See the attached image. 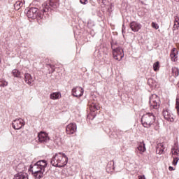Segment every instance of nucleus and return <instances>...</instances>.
<instances>
[{"label": "nucleus", "instance_id": "1", "mask_svg": "<svg viewBox=\"0 0 179 179\" xmlns=\"http://www.w3.org/2000/svg\"><path fill=\"white\" fill-rule=\"evenodd\" d=\"M48 163L45 160L38 161L34 165H31L30 170L32 173V176L36 179H41L44 177V173H45V169Z\"/></svg>", "mask_w": 179, "mask_h": 179}, {"label": "nucleus", "instance_id": "2", "mask_svg": "<svg viewBox=\"0 0 179 179\" xmlns=\"http://www.w3.org/2000/svg\"><path fill=\"white\" fill-rule=\"evenodd\" d=\"M50 163L54 167H65L68 164V157L62 152L57 153L51 159Z\"/></svg>", "mask_w": 179, "mask_h": 179}, {"label": "nucleus", "instance_id": "3", "mask_svg": "<svg viewBox=\"0 0 179 179\" xmlns=\"http://www.w3.org/2000/svg\"><path fill=\"white\" fill-rule=\"evenodd\" d=\"M156 121V117L151 113H146L142 116L141 122L145 128H150Z\"/></svg>", "mask_w": 179, "mask_h": 179}, {"label": "nucleus", "instance_id": "4", "mask_svg": "<svg viewBox=\"0 0 179 179\" xmlns=\"http://www.w3.org/2000/svg\"><path fill=\"white\" fill-rule=\"evenodd\" d=\"M149 104L151 108L157 110V108L160 107V98H159L157 94H152L150 97Z\"/></svg>", "mask_w": 179, "mask_h": 179}, {"label": "nucleus", "instance_id": "5", "mask_svg": "<svg viewBox=\"0 0 179 179\" xmlns=\"http://www.w3.org/2000/svg\"><path fill=\"white\" fill-rule=\"evenodd\" d=\"M113 55L114 59L116 61H121V59L124 58V50L120 47L113 48Z\"/></svg>", "mask_w": 179, "mask_h": 179}, {"label": "nucleus", "instance_id": "6", "mask_svg": "<svg viewBox=\"0 0 179 179\" xmlns=\"http://www.w3.org/2000/svg\"><path fill=\"white\" fill-rule=\"evenodd\" d=\"M27 16L29 19H36L37 16L41 17L42 14L38 13V8L32 7L27 10Z\"/></svg>", "mask_w": 179, "mask_h": 179}, {"label": "nucleus", "instance_id": "7", "mask_svg": "<svg viewBox=\"0 0 179 179\" xmlns=\"http://www.w3.org/2000/svg\"><path fill=\"white\" fill-rule=\"evenodd\" d=\"M38 139L40 143H47V142L50 141L48 134L44 131H41L39 134H38Z\"/></svg>", "mask_w": 179, "mask_h": 179}, {"label": "nucleus", "instance_id": "8", "mask_svg": "<svg viewBox=\"0 0 179 179\" xmlns=\"http://www.w3.org/2000/svg\"><path fill=\"white\" fill-rule=\"evenodd\" d=\"M85 92V90L82 87H76L72 89V94L74 97H82L83 96V93Z\"/></svg>", "mask_w": 179, "mask_h": 179}, {"label": "nucleus", "instance_id": "9", "mask_svg": "<svg viewBox=\"0 0 179 179\" xmlns=\"http://www.w3.org/2000/svg\"><path fill=\"white\" fill-rule=\"evenodd\" d=\"M76 129H78V127L75 123H70L66 127V132L68 135H73L75 132H76Z\"/></svg>", "mask_w": 179, "mask_h": 179}, {"label": "nucleus", "instance_id": "10", "mask_svg": "<svg viewBox=\"0 0 179 179\" xmlns=\"http://www.w3.org/2000/svg\"><path fill=\"white\" fill-rule=\"evenodd\" d=\"M24 125V120L22 118L15 119L13 122V128H14V129H21V128H22Z\"/></svg>", "mask_w": 179, "mask_h": 179}, {"label": "nucleus", "instance_id": "11", "mask_svg": "<svg viewBox=\"0 0 179 179\" xmlns=\"http://www.w3.org/2000/svg\"><path fill=\"white\" fill-rule=\"evenodd\" d=\"M163 115L166 121H169L170 122H174V115L171 114L169 110H164Z\"/></svg>", "mask_w": 179, "mask_h": 179}, {"label": "nucleus", "instance_id": "12", "mask_svg": "<svg viewBox=\"0 0 179 179\" xmlns=\"http://www.w3.org/2000/svg\"><path fill=\"white\" fill-rule=\"evenodd\" d=\"M130 29H131L132 31H138L142 29V24L136 22H131L130 23Z\"/></svg>", "mask_w": 179, "mask_h": 179}, {"label": "nucleus", "instance_id": "13", "mask_svg": "<svg viewBox=\"0 0 179 179\" xmlns=\"http://www.w3.org/2000/svg\"><path fill=\"white\" fill-rule=\"evenodd\" d=\"M164 143H160L157 146L156 153L158 155H163L164 149H166Z\"/></svg>", "mask_w": 179, "mask_h": 179}, {"label": "nucleus", "instance_id": "14", "mask_svg": "<svg viewBox=\"0 0 179 179\" xmlns=\"http://www.w3.org/2000/svg\"><path fill=\"white\" fill-rule=\"evenodd\" d=\"M172 156H179V146L177 143H175L171 148V152Z\"/></svg>", "mask_w": 179, "mask_h": 179}, {"label": "nucleus", "instance_id": "15", "mask_svg": "<svg viewBox=\"0 0 179 179\" xmlns=\"http://www.w3.org/2000/svg\"><path fill=\"white\" fill-rule=\"evenodd\" d=\"M61 97H62V95H61V92H52L50 94V99L51 100H59Z\"/></svg>", "mask_w": 179, "mask_h": 179}, {"label": "nucleus", "instance_id": "16", "mask_svg": "<svg viewBox=\"0 0 179 179\" xmlns=\"http://www.w3.org/2000/svg\"><path fill=\"white\" fill-rule=\"evenodd\" d=\"M178 51H177V49L176 48H173L171 52V61H173V62H176L177 61V54H178Z\"/></svg>", "mask_w": 179, "mask_h": 179}, {"label": "nucleus", "instance_id": "17", "mask_svg": "<svg viewBox=\"0 0 179 179\" xmlns=\"http://www.w3.org/2000/svg\"><path fill=\"white\" fill-rule=\"evenodd\" d=\"M13 179H29V176L26 173H18L15 175Z\"/></svg>", "mask_w": 179, "mask_h": 179}, {"label": "nucleus", "instance_id": "18", "mask_svg": "<svg viewBox=\"0 0 179 179\" xmlns=\"http://www.w3.org/2000/svg\"><path fill=\"white\" fill-rule=\"evenodd\" d=\"M24 80L25 83H27V85H31V83H33L34 82L33 78L31 77V75H30L29 73H26L24 75Z\"/></svg>", "mask_w": 179, "mask_h": 179}, {"label": "nucleus", "instance_id": "19", "mask_svg": "<svg viewBox=\"0 0 179 179\" xmlns=\"http://www.w3.org/2000/svg\"><path fill=\"white\" fill-rule=\"evenodd\" d=\"M137 149L140 152V153H145V152H146V147L145 146V143H139Z\"/></svg>", "mask_w": 179, "mask_h": 179}, {"label": "nucleus", "instance_id": "20", "mask_svg": "<svg viewBox=\"0 0 179 179\" xmlns=\"http://www.w3.org/2000/svg\"><path fill=\"white\" fill-rule=\"evenodd\" d=\"M50 5L48 2H45L42 4V9L41 10V12L42 13H44L45 12H48L50 10Z\"/></svg>", "mask_w": 179, "mask_h": 179}, {"label": "nucleus", "instance_id": "21", "mask_svg": "<svg viewBox=\"0 0 179 179\" xmlns=\"http://www.w3.org/2000/svg\"><path fill=\"white\" fill-rule=\"evenodd\" d=\"M25 170H26V166H24V164L23 163L19 164L16 166V171H17V173H23V171H24Z\"/></svg>", "mask_w": 179, "mask_h": 179}, {"label": "nucleus", "instance_id": "22", "mask_svg": "<svg viewBox=\"0 0 179 179\" xmlns=\"http://www.w3.org/2000/svg\"><path fill=\"white\" fill-rule=\"evenodd\" d=\"M148 83L149 85L151 86V87H157V83H156V80H153L152 78L148 79Z\"/></svg>", "mask_w": 179, "mask_h": 179}, {"label": "nucleus", "instance_id": "23", "mask_svg": "<svg viewBox=\"0 0 179 179\" xmlns=\"http://www.w3.org/2000/svg\"><path fill=\"white\" fill-rule=\"evenodd\" d=\"M12 73L15 78H22V73L17 69L13 70Z\"/></svg>", "mask_w": 179, "mask_h": 179}, {"label": "nucleus", "instance_id": "24", "mask_svg": "<svg viewBox=\"0 0 179 179\" xmlns=\"http://www.w3.org/2000/svg\"><path fill=\"white\" fill-rule=\"evenodd\" d=\"M178 27H179V18L178 17H175L173 30L178 29Z\"/></svg>", "mask_w": 179, "mask_h": 179}, {"label": "nucleus", "instance_id": "25", "mask_svg": "<svg viewBox=\"0 0 179 179\" xmlns=\"http://www.w3.org/2000/svg\"><path fill=\"white\" fill-rule=\"evenodd\" d=\"M153 69L155 72H157V71L160 69V63H159V62H156L155 63H154Z\"/></svg>", "mask_w": 179, "mask_h": 179}, {"label": "nucleus", "instance_id": "26", "mask_svg": "<svg viewBox=\"0 0 179 179\" xmlns=\"http://www.w3.org/2000/svg\"><path fill=\"white\" fill-rule=\"evenodd\" d=\"M175 108L176 110L178 115L179 116V98H176Z\"/></svg>", "mask_w": 179, "mask_h": 179}, {"label": "nucleus", "instance_id": "27", "mask_svg": "<svg viewBox=\"0 0 179 179\" xmlns=\"http://www.w3.org/2000/svg\"><path fill=\"white\" fill-rule=\"evenodd\" d=\"M22 5H23V3L20 1H17L15 4H14V8L16 10H19V9L20 8V7L22 6Z\"/></svg>", "mask_w": 179, "mask_h": 179}, {"label": "nucleus", "instance_id": "28", "mask_svg": "<svg viewBox=\"0 0 179 179\" xmlns=\"http://www.w3.org/2000/svg\"><path fill=\"white\" fill-rule=\"evenodd\" d=\"M0 86L1 87H5L6 86H8V83L3 78H1L0 79Z\"/></svg>", "mask_w": 179, "mask_h": 179}, {"label": "nucleus", "instance_id": "29", "mask_svg": "<svg viewBox=\"0 0 179 179\" xmlns=\"http://www.w3.org/2000/svg\"><path fill=\"white\" fill-rule=\"evenodd\" d=\"M99 108H100V107H99L96 104H92L90 106V110L91 111H96V110H99Z\"/></svg>", "mask_w": 179, "mask_h": 179}, {"label": "nucleus", "instance_id": "30", "mask_svg": "<svg viewBox=\"0 0 179 179\" xmlns=\"http://www.w3.org/2000/svg\"><path fill=\"white\" fill-rule=\"evenodd\" d=\"M55 0H49V4L52 8H57V5L55 4Z\"/></svg>", "mask_w": 179, "mask_h": 179}, {"label": "nucleus", "instance_id": "31", "mask_svg": "<svg viewBox=\"0 0 179 179\" xmlns=\"http://www.w3.org/2000/svg\"><path fill=\"white\" fill-rule=\"evenodd\" d=\"M151 26L153 29H155V30L159 29V24L156 22H152Z\"/></svg>", "mask_w": 179, "mask_h": 179}, {"label": "nucleus", "instance_id": "32", "mask_svg": "<svg viewBox=\"0 0 179 179\" xmlns=\"http://www.w3.org/2000/svg\"><path fill=\"white\" fill-rule=\"evenodd\" d=\"M178 160H179L178 157H173V166H177V163H178Z\"/></svg>", "mask_w": 179, "mask_h": 179}, {"label": "nucleus", "instance_id": "33", "mask_svg": "<svg viewBox=\"0 0 179 179\" xmlns=\"http://www.w3.org/2000/svg\"><path fill=\"white\" fill-rule=\"evenodd\" d=\"M172 71L173 72H176V76H178V69L173 68V69H172Z\"/></svg>", "mask_w": 179, "mask_h": 179}, {"label": "nucleus", "instance_id": "34", "mask_svg": "<svg viewBox=\"0 0 179 179\" xmlns=\"http://www.w3.org/2000/svg\"><path fill=\"white\" fill-rule=\"evenodd\" d=\"M80 2L83 5H86V3H87V0H80Z\"/></svg>", "mask_w": 179, "mask_h": 179}, {"label": "nucleus", "instance_id": "35", "mask_svg": "<svg viewBox=\"0 0 179 179\" xmlns=\"http://www.w3.org/2000/svg\"><path fill=\"white\" fill-rule=\"evenodd\" d=\"M138 179H146V178L145 177L144 175H142L138 176Z\"/></svg>", "mask_w": 179, "mask_h": 179}, {"label": "nucleus", "instance_id": "36", "mask_svg": "<svg viewBox=\"0 0 179 179\" xmlns=\"http://www.w3.org/2000/svg\"><path fill=\"white\" fill-rule=\"evenodd\" d=\"M169 171H173L174 170V168H173V166H169Z\"/></svg>", "mask_w": 179, "mask_h": 179}, {"label": "nucleus", "instance_id": "37", "mask_svg": "<svg viewBox=\"0 0 179 179\" xmlns=\"http://www.w3.org/2000/svg\"><path fill=\"white\" fill-rule=\"evenodd\" d=\"M36 1V2H40L41 0H34Z\"/></svg>", "mask_w": 179, "mask_h": 179}, {"label": "nucleus", "instance_id": "38", "mask_svg": "<svg viewBox=\"0 0 179 179\" xmlns=\"http://www.w3.org/2000/svg\"><path fill=\"white\" fill-rule=\"evenodd\" d=\"M175 1H176V2H179V0H175Z\"/></svg>", "mask_w": 179, "mask_h": 179}, {"label": "nucleus", "instance_id": "39", "mask_svg": "<svg viewBox=\"0 0 179 179\" xmlns=\"http://www.w3.org/2000/svg\"><path fill=\"white\" fill-rule=\"evenodd\" d=\"M0 64H1V59H0Z\"/></svg>", "mask_w": 179, "mask_h": 179}]
</instances>
